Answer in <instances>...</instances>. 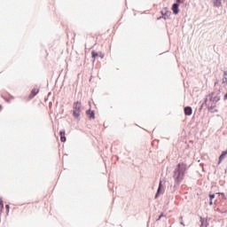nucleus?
<instances>
[{
	"label": "nucleus",
	"mask_w": 227,
	"mask_h": 227,
	"mask_svg": "<svg viewBox=\"0 0 227 227\" xmlns=\"http://www.w3.org/2000/svg\"><path fill=\"white\" fill-rule=\"evenodd\" d=\"M185 171H187V164L181 162L178 163L174 170V180L176 184H179L181 180H184L185 176Z\"/></svg>",
	"instance_id": "1"
},
{
	"label": "nucleus",
	"mask_w": 227,
	"mask_h": 227,
	"mask_svg": "<svg viewBox=\"0 0 227 227\" xmlns=\"http://www.w3.org/2000/svg\"><path fill=\"white\" fill-rule=\"evenodd\" d=\"M82 109V104L81 101H75L73 105V116L74 118H79L81 116V111Z\"/></svg>",
	"instance_id": "2"
},
{
	"label": "nucleus",
	"mask_w": 227,
	"mask_h": 227,
	"mask_svg": "<svg viewBox=\"0 0 227 227\" xmlns=\"http://www.w3.org/2000/svg\"><path fill=\"white\" fill-rule=\"evenodd\" d=\"M209 100L210 102H213V104H217L221 100V97L219 95L215 94V92H212L209 94Z\"/></svg>",
	"instance_id": "3"
},
{
	"label": "nucleus",
	"mask_w": 227,
	"mask_h": 227,
	"mask_svg": "<svg viewBox=\"0 0 227 227\" xmlns=\"http://www.w3.org/2000/svg\"><path fill=\"white\" fill-rule=\"evenodd\" d=\"M179 8V4H174L172 5V12L174 13V15H178V12H180Z\"/></svg>",
	"instance_id": "4"
},
{
	"label": "nucleus",
	"mask_w": 227,
	"mask_h": 227,
	"mask_svg": "<svg viewBox=\"0 0 227 227\" xmlns=\"http://www.w3.org/2000/svg\"><path fill=\"white\" fill-rule=\"evenodd\" d=\"M39 92H40V90L36 88L33 89L29 95V98H34V97H36V95H38Z\"/></svg>",
	"instance_id": "5"
},
{
	"label": "nucleus",
	"mask_w": 227,
	"mask_h": 227,
	"mask_svg": "<svg viewBox=\"0 0 227 227\" xmlns=\"http://www.w3.org/2000/svg\"><path fill=\"white\" fill-rule=\"evenodd\" d=\"M184 114L186 116H191V114H192V108L191 106L184 107Z\"/></svg>",
	"instance_id": "6"
},
{
	"label": "nucleus",
	"mask_w": 227,
	"mask_h": 227,
	"mask_svg": "<svg viewBox=\"0 0 227 227\" xmlns=\"http://www.w3.org/2000/svg\"><path fill=\"white\" fill-rule=\"evenodd\" d=\"M59 136H60V141L62 143H65L67 141V137H65V130H61L59 132Z\"/></svg>",
	"instance_id": "7"
},
{
	"label": "nucleus",
	"mask_w": 227,
	"mask_h": 227,
	"mask_svg": "<svg viewBox=\"0 0 227 227\" xmlns=\"http://www.w3.org/2000/svg\"><path fill=\"white\" fill-rule=\"evenodd\" d=\"M222 1L223 0H213L214 6H215L216 8H219L223 4Z\"/></svg>",
	"instance_id": "8"
},
{
	"label": "nucleus",
	"mask_w": 227,
	"mask_h": 227,
	"mask_svg": "<svg viewBox=\"0 0 227 227\" xmlns=\"http://www.w3.org/2000/svg\"><path fill=\"white\" fill-rule=\"evenodd\" d=\"M226 155H227V152L223 153L220 155V157H219V160H223V159H224V157H226Z\"/></svg>",
	"instance_id": "9"
},
{
	"label": "nucleus",
	"mask_w": 227,
	"mask_h": 227,
	"mask_svg": "<svg viewBox=\"0 0 227 227\" xmlns=\"http://www.w3.org/2000/svg\"><path fill=\"white\" fill-rule=\"evenodd\" d=\"M209 198H210L209 205H213L212 200H214V198H215V194H210V195H209Z\"/></svg>",
	"instance_id": "10"
},
{
	"label": "nucleus",
	"mask_w": 227,
	"mask_h": 227,
	"mask_svg": "<svg viewBox=\"0 0 227 227\" xmlns=\"http://www.w3.org/2000/svg\"><path fill=\"white\" fill-rule=\"evenodd\" d=\"M87 114H90V118H95V113L94 112H87Z\"/></svg>",
	"instance_id": "11"
},
{
	"label": "nucleus",
	"mask_w": 227,
	"mask_h": 227,
	"mask_svg": "<svg viewBox=\"0 0 227 227\" xmlns=\"http://www.w3.org/2000/svg\"><path fill=\"white\" fill-rule=\"evenodd\" d=\"M92 58H98V53L92 51L91 52Z\"/></svg>",
	"instance_id": "12"
},
{
	"label": "nucleus",
	"mask_w": 227,
	"mask_h": 227,
	"mask_svg": "<svg viewBox=\"0 0 227 227\" xmlns=\"http://www.w3.org/2000/svg\"><path fill=\"white\" fill-rule=\"evenodd\" d=\"M5 207L7 209V213H9L10 212V205H6Z\"/></svg>",
	"instance_id": "13"
},
{
	"label": "nucleus",
	"mask_w": 227,
	"mask_h": 227,
	"mask_svg": "<svg viewBox=\"0 0 227 227\" xmlns=\"http://www.w3.org/2000/svg\"><path fill=\"white\" fill-rule=\"evenodd\" d=\"M160 185H162V182L160 183V186L158 188V192H160Z\"/></svg>",
	"instance_id": "14"
},
{
	"label": "nucleus",
	"mask_w": 227,
	"mask_h": 227,
	"mask_svg": "<svg viewBox=\"0 0 227 227\" xmlns=\"http://www.w3.org/2000/svg\"><path fill=\"white\" fill-rule=\"evenodd\" d=\"M214 107H215V106H210V107H208V110L212 111V109H214Z\"/></svg>",
	"instance_id": "15"
},
{
	"label": "nucleus",
	"mask_w": 227,
	"mask_h": 227,
	"mask_svg": "<svg viewBox=\"0 0 227 227\" xmlns=\"http://www.w3.org/2000/svg\"><path fill=\"white\" fill-rule=\"evenodd\" d=\"M163 215H164L161 214V215L159 216L158 221H160V217H162Z\"/></svg>",
	"instance_id": "16"
},
{
	"label": "nucleus",
	"mask_w": 227,
	"mask_h": 227,
	"mask_svg": "<svg viewBox=\"0 0 227 227\" xmlns=\"http://www.w3.org/2000/svg\"><path fill=\"white\" fill-rule=\"evenodd\" d=\"M0 206L2 208H4V205L3 204V202L0 203Z\"/></svg>",
	"instance_id": "17"
},
{
	"label": "nucleus",
	"mask_w": 227,
	"mask_h": 227,
	"mask_svg": "<svg viewBox=\"0 0 227 227\" xmlns=\"http://www.w3.org/2000/svg\"><path fill=\"white\" fill-rule=\"evenodd\" d=\"M176 1L177 4H180L181 0H176Z\"/></svg>",
	"instance_id": "18"
},
{
	"label": "nucleus",
	"mask_w": 227,
	"mask_h": 227,
	"mask_svg": "<svg viewBox=\"0 0 227 227\" xmlns=\"http://www.w3.org/2000/svg\"><path fill=\"white\" fill-rule=\"evenodd\" d=\"M171 12H167L166 13H165V15H169Z\"/></svg>",
	"instance_id": "19"
},
{
	"label": "nucleus",
	"mask_w": 227,
	"mask_h": 227,
	"mask_svg": "<svg viewBox=\"0 0 227 227\" xmlns=\"http://www.w3.org/2000/svg\"><path fill=\"white\" fill-rule=\"evenodd\" d=\"M224 99L227 100V93L224 96Z\"/></svg>",
	"instance_id": "20"
},
{
	"label": "nucleus",
	"mask_w": 227,
	"mask_h": 227,
	"mask_svg": "<svg viewBox=\"0 0 227 227\" xmlns=\"http://www.w3.org/2000/svg\"><path fill=\"white\" fill-rule=\"evenodd\" d=\"M3 109V106L0 105V111Z\"/></svg>",
	"instance_id": "21"
}]
</instances>
